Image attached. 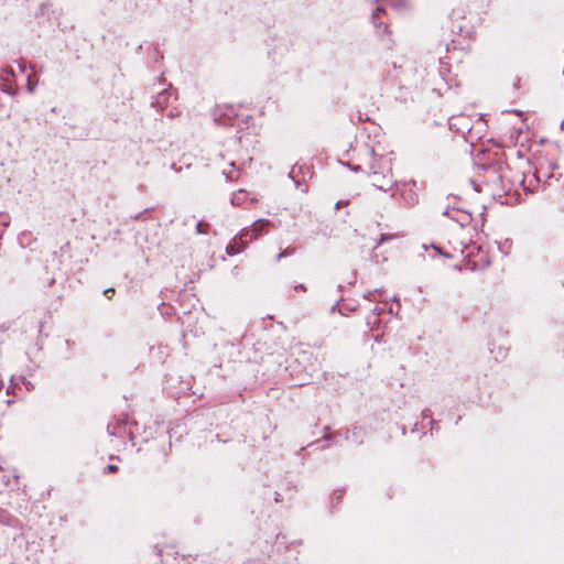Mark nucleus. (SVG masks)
Segmentation results:
<instances>
[{"label":"nucleus","mask_w":564,"mask_h":564,"mask_svg":"<svg viewBox=\"0 0 564 564\" xmlns=\"http://www.w3.org/2000/svg\"><path fill=\"white\" fill-rule=\"evenodd\" d=\"M118 470V466L116 465H108L107 466V471L108 473H116Z\"/></svg>","instance_id":"nucleus-13"},{"label":"nucleus","mask_w":564,"mask_h":564,"mask_svg":"<svg viewBox=\"0 0 564 564\" xmlns=\"http://www.w3.org/2000/svg\"><path fill=\"white\" fill-rule=\"evenodd\" d=\"M512 130L510 137L517 141H531L535 137L521 115H517V122L512 126Z\"/></svg>","instance_id":"nucleus-3"},{"label":"nucleus","mask_w":564,"mask_h":564,"mask_svg":"<svg viewBox=\"0 0 564 564\" xmlns=\"http://www.w3.org/2000/svg\"><path fill=\"white\" fill-rule=\"evenodd\" d=\"M464 264L469 270L484 269L490 263L488 252L478 243L466 245L462 250Z\"/></svg>","instance_id":"nucleus-2"},{"label":"nucleus","mask_w":564,"mask_h":564,"mask_svg":"<svg viewBox=\"0 0 564 564\" xmlns=\"http://www.w3.org/2000/svg\"><path fill=\"white\" fill-rule=\"evenodd\" d=\"M215 121L219 124L234 126L236 123L237 113L231 106L220 107L215 112Z\"/></svg>","instance_id":"nucleus-6"},{"label":"nucleus","mask_w":564,"mask_h":564,"mask_svg":"<svg viewBox=\"0 0 564 564\" xmlns=\"http://www.w3.org/2000/svg\"><path fill=\"white\" fill-rule=\"evenodd\" d=\"M174 116H175L174 111H173V110H171V111L169 112V117H170V118H173Z\"/></svg>","instance_id":"nucleus-15"},{"label":"nucleus","mask_w":564,"mask_h":564,"mask_svg":"<svg viewBox=\"0 0 564 564\" xmlns=\"http://www.w3.org/2000/svg\"><path fill=\"white\" fill-rule=\"evenodd\" d=\"M295 251L294 248H285L283 251H281L278 256H276V261H280L281 259H283L284 257H288L290 254H293Z\"/></svg>","instance_id":"nucleus-9"},{"label":"nucleus","mask_w":564,"mask_h":564,"mask_svg":"<svg viewBox=\"0 0 564 564\" xmlns=\"http://www.w3.org/2000/svg\"><path fill=\"white\" fill-rule=\"evenodd\" d=\"M249 231L248 230H241V232L230 241V243L226 248V252L229 256L237 254L241 252L249 243L250 239H248Z\"/></svg>","instance_id":"nucleus-4"},{"label":"nucleus","mask_w":564,"mask_h":564,"mask_svg":"<svg viewBox=\"0 0 564 564\" xmlns=\"http://www.w3.org/2000/svg\"><path fill=\"white\" fill-rule=\"evenodd\" d=\"M208 225L205 223H198L197 224V232L198 234H206L207 232Z\"/></svg>","instance_id":"nucleus-11"},{"label":"nucleus","mask_w":564,"mask_h":564,"mask_svg":"<svg viewBox=\"0 0 564 564\" xmlns=\"http://www.w3.org/2000/svg\"><path fill=\"white\" fill-rule=\"evenodd\" d=\"M272 227V223L268 219H258L256 220L250 228H245L243 230L249 231L248 239L250 242L260 236L268 234L270 228Z\"/></svg>","instance_id":"nucleus-5"},{"label":"nucleus","mask_w":564,"mask_h":564,"mask_svg":"<svg viewBox=\"0 0 564 564\" xmlns=\"http://www.w3.org/2000/svg\"><path fill=\"white\" fill-rule=\"evenodd\" d=\"M381 11H382L381 8H377V12L373 13V19H376Z\"/></svg>","instance_id":"nucleus-14"},{"label":"nucleus","mask_w":564,"mask_h":564,"mask_svg":"<svg viewBox=\"0 0 564 564\" xmlns=\"http://www.w3.org/2000/svg\"><path fill=\"white\" fill-rule=\"evenodd\" d=\"M257 202L256 196H251L249 192L239 189L232 194L231 204L238 207H247L249 204Z\"/></svg>","instance_id":"nucleus-7"},{"label":"nucleus","mask_w":564,"mask_h":564,"mask_svg":"<svg viewBox=\"0 0 564 564\" xmlns=\"http://www.w3.org/2000/svg\"><path fill=\"white\" fill-rule=\"evenodd\" d=\"M384 31H386L387 33H390L388 25H386V26H384Z\"/></svg>","instance_id":"nucleus-16"},{"label":"nucleus","mask_w":564,"mask_h":564,"mask_svg":"<svg viewBox=\"0 0 564 564\" xmlns=\"http://www.w3.org/2000/svg\"><path fill=\"white\" fill-rule=\"evenodd\" d=\"M471 143L476 164L485 172L482 182L494 192H508L511 189L506 172L508 166L502 162L501 143Z\"/></svg>","instance_id":"nucleus-1"},{"label":"nucleus","mask_w":564,"mask_h":564,"mask_svg":"<svg viewBox=\"0 0 564 564\" xmlns=\"http://www.w3.org/2000/svg\"><path fill=\"white\" fill-rule=\"evenodd\" d=\"M481 210H482V205H479V206L475 207L474 209H465V210L460 209V213L464 212L471 218L474 213L481 214Z\"/></svg>","instance_id":"nucleus-10"},{"label":"nucleus","mask_w":564,"mask_h":564,"mask_svg":"<svg viewBox=\"0 0 564 564\" xmlns=\"http://www.w3.org/2000/svg\"><path fill=\"white\" fill-rule=\"evenodd\" d=\"M172 100H176V98L172 91L165 89L158 95L155 104L160 110L164 111L167 109Z\"/></svg>","instance_id":"nucleus-8"},{"label":"nucleus","mask_w":564,"mask_h":564,"mask_svg":"<svg viewBox=\"0 0 564 564\" xmlns=\"http://www.w3.org/2000/svg\"><path fill=\"white\" fill-rule=\"evenodd\" d=\"M104 294L108 297V299H111L112 295L115 294V289H107L105 290Z\"/></svg>","instance_id":"nucleus-12"}]
</instances>
